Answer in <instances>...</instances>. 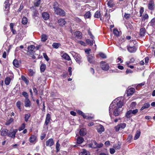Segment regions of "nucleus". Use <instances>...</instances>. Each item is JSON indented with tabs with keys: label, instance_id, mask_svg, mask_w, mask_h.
<instances>
[{
	"label": "nucleus",
	"instance_id": "obj_1",
	"mask_svg": "<svg viewBox=\"0 0 155 155\" xmlns=\"http://www.w3.org/2000/svg\"><path fill=\"white\" fill-rule=\"evenodd\" d=\"M120 98L118 97L115 99L111 104L109 107V113L110 115L112 114V111L113 108L115 107L119 108H121L123 105V103L121 100Z\"/></svg>",
	"mask_w": 155,
	"mask_h": 155
},
{
	"label": "nucleus",
	"instance_id": "obj_2",
	"mask_svg": "<svg viewBox=\"0 0 155 155\" xmlns=\"http://www.w3.org/2000/svg\"><path fill=\"white\" fill-rule=\"evenodd\" d=\"M135 41H130V43L127 46V50L130 53H134L136 51L137 48L134 46V42Z\"/></svg>",
	"mask_w": 155,
	"mask_h": 155
},
{
	"label": "nucleus",
	"instance_id": "obj_3",
	"mask_svg": "<svg viewBox=\"0 0 155 155\" xmlns=\"http://www.w3.org/2000/svg\"><path fill=\"white\" fill-rule=\"evenodd\" d=\"M54 13L57 15L62 16H64L65 15V11L60 8L59 7L54 10Z\"/></svg>",
	"mask_w": 155,
	"mask_h": 155
},
{
	"label": "nucleus",
	"instance_id": "obj_4",
	"mask_svg": "<svg viewBox=\"0 0 155 155\" xmlns=\"http://www.w3.org/2000/svg\"><path fill=\"white\" fill-rule=\"evenodd\" d=\"M100 64L101 67L103 70L106 71L109 70L110 66L106 62L102 61Z\"/></svg>",
	"mask_w": 155,
	"mask_h": 155
},
{
	"label": "nucleus",
	"instance_id": "obj_5",
	"mask_svg": "<svg viewBox=\"0 0 155 155\" xmlns=\"http://www.w3.org/2000/svg\"><path fill=\"white\" fill-rule=\"evenodd\" d=\"M17 131L18 130L17 129L11 130L8 133V136L14 138L15 136V134Z\"/></svg>",
	"mask_w": 155,
	"mask_h": 155
},
{
	"label": "nucleus",
	"instance_id": "obj_6",
	"mask_svg": "<svg viewBox=\"0 0 155 155\" xmlns=\"http://www.w3.org/2000/svg\"><path fill=\"white\" fill-rule=\"evenodd\" d=\"M126 126V124L124 123H121L118 124L115 127L116 131H118L120 129L124 128Z\"/></svg>",
	"mask_w": 155,
	"mask_h": 155
},
{
	"label": "nucleus",
	"instance_id": "obj_7",
	"mask_svg": "<svg viewBox=\"0 0 155 155\" xmlns=\"http://www.w3.org/2000/svg\"><path fill=\"white\" fill-rule=\"evenodd\" d=\"M154 7L155 4L154 1L150 0L148 5V8L151 10H153L154 9Z\"/></svg>",
	"mask_w": 155,
	"mask_h": 155
},
{
	"label": "nucleus",
	"instance_id": "obj_8",
	"mask_svg": "<svg viewBox=\"0 0 155 155\" xmlns=\"http://www.w3.org/2000/svg\"><path fill=\"white\" fill-rule=\"evenodd\" d=\"M30 9L32 12L33 13L32 14V16L33 18H35L36 17H38L39 13L38 11H37L36 10V8H31Z\"/></svg>",
	"mask_w": 155,
	"mask_h": 155
},
{
	"label": "nucleus",
	"instance_id": "obj_9",
	"mask_svg": "<svg viewBox=\"0 0 155 155\" xmlns=\"http://www.w3.org/2000/svg\"><path fill=\"white\" fill-rule=\"evenodd\" d=\"M51 120V115L49 114H47L46 115L45 124L44 126H47L50 121Z\"/></svg>",
	"mask_w": 155,
	"mask_h": 155
},
{
	"label": "nucleus",
	"instance_id": "obj_10",
	"mask_svg": "<svg viewBox=\"0 0 155 155\" xmlns=\"http://www.w3.org/2000/svg\"><path fill=\"white\" fill-rule=\"evenodd\" d=\"M54 144L53 139H49L46 142V145L47 146H51Z\"/></svg>",
	"mask_w": 155,
	"mask_h": 155
},
{
	"label": "nucleus",
	"instance_id": "obj_11",
	"mask_svg": "<svg viewBox=\"0 0 155 155\" xmlns=\"http://www.w3.org/2000/svg\"><path fill=\"white\" fill-rule=\"evenodd\" d=\"M25 106L26 107H30L31 102L28 98H25L24 100Z\"/></svg>",
	"mask_w": 155,
	"mask_h": 155
},
{
	"label": "nucleus",
	"instance_id": "obj_12",
	"mask_svg": "<svg viewBox=\"0 0 155 155\" xmlns=\"http://www.w3.org/2000/svg\"><path fill=\"white\" fill-rule=\"evenodd\" d=\"M74 58L76 62L79 64L82 61L81 57L80 55L76 54L74 56Z\"/></svg>",
	"mask_w": 155,
	"mask_h": 155
},
{
	"label": "nucleus",
	"instance_id": "obj_13",
	"mask_svg": "<svg viewBox=\"0 0 155 155\" xmlns=\"http://www.w3.org/2000/svg\"><path fill=\"white\" fill-rule=\"evenodd\" d=\"M121 111L119 108L116 107L113 112V114L115 116H119L120 114Z\"/></svg>",
	"mask_w": 155,
	"mask_h": 155
},
{
	"label": "nucleus",
	"instance_id": "obj_14",
	"mask_svg": "<svg viewBox=\"0 0 155 155\" xmlns=\"http://www.w3.org/2000/svg\"><path fill=\"white\" fill-rule=\"evenodd\" d=\"M13 77L12 76L11 77H7L5 80V84L6 85H8L10 83L11 81L13 78Z\"/></svg>",
	"mask_w": 155,
	"mask_h": 155
},
{
	"label": "nucleus",
	"instance_id": "obj_15",
	"mask_svg": "<svg viewBox=\"0 0 155 155\" xmlns=\"http://www.w3.org/2000/svg\"><path fill=\"white\" fill-rule=\"evenodd\" d=\"M35 2L34 3V5L30 8V9L34 8L39 6L41 0H35Z\"/></svg>",
	"mask_w": 155,
	"mask_h": 155
},
{
	"label": "nucleus",
	"instance_id": "obj_16",
	"mask_svg": "<svg viewBox=\"0 0 155 155\" xmlns=\"http://www.w3.org/2000/svg\"><path fill=\"white\" fill-rule=\"evenodd\" d=\"M5 10L8 11L9 9L10 4L9 0H6L4 3Z\"/></svg>",
	"mask_w": 155,
	"mask_h": 155
},
{
	"label": "nucleus",
	"instance_id": "obj_17",
	"mask_svg": "<svg viewBox=\"0 0 155 155\" xmlns=\"http://www.w3.org/2000/svg\"><path fill=\"white\" fill-rule=\"evenodd\" d=\"M87 60L90 63L93 64L94 61V56L89 55L87 57Z\"/></svg>",
	"mask_w": 155,
	"mask_h": 155
},
{
	"label": "nucleus",
	"instance_id": "obj_18",
	"mask_svg": "<svg viewBox=\"0 0 155 155\" xmlns=\"http://www.w3.org/2000/svg\"><path fill=\"white\" fill-rule=\"evenodd\" d=\"M107 5L110 8L113 7L115 5L113 0H107Z\"/></svg>",
	"mask_w": 155,
	"mask_h": 155
},
{
	"label": "nucleus",
	"instance_id": "obj_19",
	"mask_svg": "<svg viewBox=\"0 0 155 155\" xmlns=\"http://www.w3.org/2000/svg\"><path fill=\"white\" fill-rule=\"evenodd\" d=\"M135 91V89L133 88H131L129 89L127 92V95L129 96L131 95Z\"/></svg>",
	"mask_w": 155,
	"mask_h": 155
},
{
	"label": "nucleus",
	"instance_id": "obj_20",
	"mask_svg": "<svg viewBox=\"0 0 155 155\" xmlns=\"http://www.w3.org/2000/svg\"><path fill=\"white\" fill-rule=\"evenodd\" d=\"M42 17L45 20H47L49 18V15L48 13L46 12H44L42 14Z\"/></svg>",
	"mask_w": 155,
	"mask_h": 155
},
{
	"label": "nucleus",
	"instance_id": "obj_21",
	"mask_svg": "<svg viewBox=\"0 0 155 155\" xmlns=\"http://www.w3.org/2000/svg\"><path fill=\"white\" fill-rule=\"evenodd\" d=\"M104 128L103 126L101 124L99 126V128L97 129V132L100 134H101L102 132L104 131Z\"/></svg>",
	"mask_w": 155,
	"mask_h": 155
},
{
	"label": "nucleus",
	"instance_id": "obj_22",
	"mask_svg": "<svg viewBox=\"0 0 155 155\" xmlns=\"http://www.w3.org/2000/svg\"><path fill=\"white\" fill-rule=\"evenodd\" d=\"M58 22L60 25L63 26L65 25L66 22L63 18H60L58 20Z\"/></svg>",
	"mask_w": 155,
	"mask_h": 155
},
{
	"label": "nucleus",
	"instance_id": "obj_23",
	"mask_svg": "<svg viewBox=\"0 0 155 155\" xmlns=\"http://www.w3.org/2000/svg\"><path fill=\"white\" fill-rule=\"evenodd\" d=\"M8 130L6 129H2L1 130V135L3 136L8 135Z\"/></svg>",
	"mask_w": 155,
	"mask_h": 155
},
{
	"label": "nucleus",
	"instance_id": "obj_24",
	"mask_svg": "<svg viewBox=\"0 0 155 155\" xmlns=\"http://www.w3.org/2000/svg\"><path fill=\"white\" fill-rule=\"evenodd\" d=\"M140 133L141 132L140 130H137L134 138V140H136L139 137L140 135Z\"/></svg>",
	"mask_w": 155,
	"mask_h": 155
},
{
	"label": "nucleus",
	"instance_id": "obj_25",
	"mask_svg": "<svg viewBox=\"0 0 155 155\" xmlns=\"http://www.w3.org/2000/svg\"><path fill=\"white\" fill-rule=\"evenodd\" d=\"M132 110H130L126 112L125 114V117L127 118H129L132 117Z\"/></svg>",
	"mask_w": 155,
	"mask_h": 155
},
{
	"label": "nucleus",
	"instance_id": "obj_26",
	"mask_svg": "<svg viewBox=\"0 0 155 155\" xmlns=\"http://www.w3.org/2000/svg\"><path fill=\"white\" fill-rule=\"evenodd\" d=\"M35 48V47L33 45H31L29 46L28 48V52L32 53V52Z\"/></svg>",
	"mask_w": 155,
	"mask_h": 155
},
{
	"label": "nucleus",
	"instance_id": "obj_27",
	"mask_svg": "<svg viewBox=\"0 0 155 155\" xmlns=\"http://www.w3.org/2000/svg\"><path fill=\"white\" fill-rule=\"evenodd\" d=\"M36 139V137L34 135H31L29 138V141L31 143H33Z\"/></svg>",
	"mask_w": 155,
	"mask_h": 155
},
{
	"label": "nucleus",
	"instance_id": "obj_28",
	"mask_svg": "<svg viewBox=\"0 0 155 155\" xmlns=\"http://www.w3.org/2000/svg\"><path fill=\"white\" fill-rule=\"evenodd\" d=\"M82 34L79 31H77L75 33V35L78 38L81 39L82 38Z\"/></svg>",
	"mask_w": 155,
	"mask_h": 155
},
{
	"label": "nucleus",
	"instance_id": "obj_29",
	"mask_svg": "<svg viewBox=\"0 0 155 155\" xmlns=\"http://www.w3.org/2000/svg\"><path fill=\"white\" fill-rule=\"evenodd\" d=\"M84 141L83 138L81 137H78L77 138V143L78 144H80L82 143Z\"/></svg>",
	"mask_w": 155,
	"mask_h": 155
},
{
	"label": "nucleus",
	"instance_id": "obj_30",
	"mask_svg": "<svg viewBox=\"0 0 155 155\" xmlns=\"http://www.w3.org/2000/svg\"><path fill=\"white\" fill-rule=\"evenodd\" d=\"M62 57L64 59L68 61L70 60L71 59L70 56L68 54L66 53H64L62 55Z\"/></svg>",
	"mask_w": 155,
	"mask_h": 155
},
{
	"label": "nucleus",
	"instance_id": "obj_31",
	"mask_svg": "<svg viewBox=\"0 0 155 155\" xmlns=\"http://www.w3.org/2000/svg\"><path fill=\"white\" fill-rule=\"evenodd\" d=\"M86 131L85 129H81L79 131V134L81 136H84L86 134Z\"/></svg>",
	"mask_w": 155,
	"mask_h": 155
},
{
	"label": "nucleus",
	"instance_id": "obj_32",
	"mask_svg": "<svg viewBox=\"0 0 155 155\" xmlns=\"http://www.w3.org/2000/svg\"><path fill=\"white\" fill-rule=\"evenodd\" d=\"M150 106V104L148 103H145L140 109L141 110H142L145 108H148Z\"/></svg>",
	"mask_w": 155,
	"mask_h": 155
},
{
	"label": "nucleus",
	"instance_id": "obj_33",
	"mask_svg": "<svg viewBox=\"0 0 155 155\" xmlns=\"http://www.w3.org/2000/svg\"><path fill=\"white\" fill-rule=\"evenodd\" d=\"M46 68V65L44 64H42L40 66V69L41 72H44Z\"/></svg>",
	"mask_w": 155,
	"mask_h": 155
},
{
	"label": "nucleus",
	"instance_id": "obj_34",
	"mask_svg": "<svg viewBox=\"0 0 155 155\" xmlns=\"http://www.w3.org/2000/svg\"><path fill=\"white\" fill-rule=\"evenodd\" d=\"M13 64L15 67L18 68L19 66V64L17 59H15L14 60Z\"/></svg>",
	"mask_w": 155,
	"mask_h": 155
},
{
	"label": "nucleus",
	"instance_id": "obj_35",
	"mask_svg": "<svg viewBox=\"0 0 155 155\" xmlns=\"http://www.w3.org/2000/svg\"><path fill=\"white\" fill-rule=\"evenodd\" d=\"M145 31V29L144 28H142L140 29V35L141 36H143L144 35Z\"/></svg>",
	"mask_w": 155,
	"mask_h": 155
},
{
	"label": "nucleus",
	"instance_id": "obj_36",
	"mask_svg": "<svg viewBox=\"0 0 155 155\" xmlns=\"http://www.w3.org/2000/svg\"><path fill=\"white\" fill-rule=\"evenodd\" d=\"M94 18H99L101 17V13L100 11H96L94 14Z\"/></svg>",
	"mask_w": 155,
	"mask_h": 155
},
{
	"label": "nucleus",
	"instance_id": "obj_37",
	"mask_svg": "<svg viewBox=\"0 0 155 155\" xmlns=\"http://www.w3.org/2000/svg\"><path fill=\"white\" fill-rule=\"evenodd\" d=\"M86 43L89 45H93V43L95 42L94 40H91L90 39H87L86 40Z\"/></svg>",
	"mask_w": 155,
	"mask_h": 155
},
{
	"label": "nucleus",
	"instance_id": "obj_38",
	"mask_svg": "<svg viewBox=\"0 0 155 155\" xmlns=\"http://www.w3.org/2000/svg\"><path fill=\"white\" fill-rule=\"evenodd\" d=\"M48 39V37L45 34H43L41 36V41L44 42L45 41Z\"/></svg>",
	"mask_w": 155,
	"mask_h": 155
},
{
	"label": "nucleus",
	"instance_id": "obj_39",
	"mask_svg": "<svg viewBox=\"0 0 155 155\" xmlns=\"http://www.w3.org/2000/svg\"><path fill=\"white\" fill-rule=\"evenodd\" d=\"M91 16V14L89 11L87 12L84 15V17L86 18H90Z\"/></svg>",
	"mask_w": 155,
	"mask_h": 155
},
{
	"label": "nucleus",
	"instance_id": "obj_40",
	"mask_svg": "<svg viewBox=\"0 0 155 155\" xmlns=\"http://www.w3.org/2000/svg\"><path fill=\"white\" fill-rule=\"evenodd\" d=\"M59 140H58L56 143V149L57 152L59 151L60 150V145L59 144Z\"/></svg>",
	"mask_w": 155,
	"mask_h": 155
},
{
	"label": "nucleus",
	"instance_id": "obj_41",
	"mask_svg": "<svg viewBox=\"0 0 155 155\" xmlns=\"http://www.w3.org/2000/svg\"><path fill=\"white\" fill-rule=\"evenodd\" d=\"M60 45L61 44L60 43H54L52 45L54 48L56 49L58 48Z\"/></svg>",
	"mask_w": 155,
	"mask_h": 155
},
{
	"label": "nucleus",
	"instance_id": "obj_42",
	"mask_svg": "<svg viewBox=\"0 0 155 155\" xmlns=\"http://www.w3.org/2000/svg\"><path fill=\"white\" fill-rule=\"evenodd\" d=\"M21 79L23 80L25 84H28L29 82L28 80L24 76L22 75L21 76Z\"/></svg>",
	"mask_w": 155,
	"mask_h": 155
},
{
	"label": "nucleus",
	"instance_id": "obj_43",
	"mask_svg": "<svg viewBox=\"0 0 155 155\" xmlns=\"http://www.w3.org/2000/svg\"><path fill=\"white\" fill-rule=\"evenodd\" d=\"M14 121V119L12 118H11L9 119L6 122L5 124L6 125H9Z\"/></svg>",
	"mask_w": 155,
	"mask_h": 155
},
{
	"label": "nucleus",
	"instance_id": "obj_44",
	"mask_svg": "<svg viewBox=\"0 0 155 155\" xmlns=\"http://www.w3.org/2000/svg\"><path fill=\"white\" fill-rule=\"evenodd\" d=\"M81 155H89V152L86 150L84 149L81 153Z\"/></svg>",
	"mask_w": 155,
	"mask_h": 155
},
{
	"label": "nucleus",
	"instance_id": "obj_45",
	"mask_svg": "<svg viewBox=\"0 0 155 155\" xmlns=\"http://www.w3.org/2000/svg\"><path fill=\"white\" fill-rule=\"evenodd\" d=\"M113 148L116 150L119 149L120 148V146L119 143L114 144L113 145Z\"/></svg>",
	"mask_w": 155,
	"mask_h": 155
},
{
	"label": "nucleus",
	"instance_id": "obj_46",
	"mask_svg": "<svg viewBox=\"0 0 155 155\" xmlns=\"http://www.w3.org/2000/svg\"><path fill=\"white\" fill-rule=\"evenodd\" d=\"M28 22L27 18L26 17H24L22 20V23L23 25L26 24Z\"/></svg>",
	"mask_w": 155,
	"mask_h": 155
},
{
	"label": "nucleus",
	"instance_id": "obj_47",
	"mask_svg": "<svg viewBox=\"0 0 155 155\" xmlns=\"http://www.w3.org/2000/svg\"><path fill=\"white\" fill-rule=\"evenodd\" d=\"M30 116V114H25V120L26 122H27Z\"/></svg>",
	"mask_w": 155,
	"mask_h": 155
},
{
	"label": "nucleus",
	"instance_id": "obj_48",
	"mask_svg": "<svg viewBox=\"0 0 155 155\" xmlns=\"http://www.w3.org/2000/svg\"><path fill=\"white\" fill-rule=\"evenodd\" d=\"M21 105V103L20 101H18L16 103V106L20 110V111H21V109L20 107Z\"/></svg>",
	"mask_w": 155,
	"mask_h": 155
},
{
	"label": "nucleus",
	"instance_id": "obj_49",
	"mask_svg": "<svg viewBox=\"0 0 155 155\" xmlns=\"http://www.w3.org/2000/svg\"><path fill=\"white\" fill-rule=\"evenodd\" d=\"M150 25L152 26H155V18H153L150 22Z\"/></svg>",
	"mask_w": 155,
	"mask_h": 155
},
{
	"label": "nucleus",
	"instance_id": "obj_50",
	"mask_svg": "<svg viewBox=\"0 0 155 155\" xmlns=\"http://www.w3.org/2000/svg\"><path fill=\"white\" fill-rule=\"evenodd\" d=\"M59 4L57 2H55L54 3L53 8L54 10L58 8Z\"/></svg>",
	"mask_w": 155,
	"mask_h": 155
},
{
	"label": "nucleus",
	"instance_id": "obj_51",
	"mask_svg": "<svg viewBox=\"0 0 155 155\" xmlns=\"http://www.w3.org/2000/svg\"><path fill=\"white\" fill-rule=\"evenodd\" d=\"M113 33L114 35L117 36H118L119 35V32L117 29H114Z\"/></svg>",
	"mask_w": 155,
	"mask_h": 155
},
{
	"label": "nucleus",
	"instance_id": "obj_52",
	"mask_svg": "<svg viewBox=\"0 0 155 155\" xmlns=\"http://www.w3.org/2000/svg\"><path fill=\"white\" fill-rule=\"evenodd\" d=\"M25 124L24 123H23L22 124L21 126L19 128L18 130L19 131L22 130L25 128Z\"/></svg>",
	"mask_w": 155,
	"mask_h": 155
},
{
	"label": "nucleus",
	"instance_id": "obj_53",
	"mask_svg": "<svg viewBox=\"0 0 155 155\" xmlns=\"http://www.w3.org/2000/svg\"><path fill=\"white\" fill-rule=\"evenodd\" d=\"M100 56L103 58H107V56L105 54L103 53H99Z\"/></svg>",
	"mask_w": 155,
	"mask_h": 155
},
{
	"label": "nucleus",
	"instance_id": "obj_54",
	"mask_svg": "<svg viewBox=\"0 0 155 155\" xmlns=\"http://www.w3.org/2000/svg\"><path fill=\"white\" fill-rule=\"evenodd\" d=\"M22 95L25 97V98H28V95L27 92L25 91H23L22 93Z\"/></svg>",
	"mask_w": 155,
	"mask_h": 155
},
{
	"label": "nucleus",
	"instance_id": "obj_55",
	"mask_svg": "<svg viewBox=\"0 0 155 155\" xmlns=\"http://www.w3.org/2000/svg\"><path fill=\"white\" fill-rule=\"evenodd\" d=\"M43 56L44 58L47 61H48L49 60V58L46 54V53H43Z\"/></svg>",
	"mask_w": 155,
	"mask_h": 155
},
{
	"label": "nucleus",
	"instance_id": "obj_56",
	"mask_svg": "<svg viewBox=\"0 0 155 155\" xmlns=\"http://www.w3.org/2000/svg\"><path fill=\"white\" fill-rule=\"evenodd\" d=\"M148 18V15L147 14H146L143 15V16L142 18V20H145L146 19H147Z\"/></svg>",
	"mask_w": 155,
	"mask_h": 155
},
{
	"label": "nucleus",
	"instance_id": "obj_57",
	"mask_svg": "<svg viewBox=\"0 0 155 155\" xmlns=\"http://www.w3.org/2000/svg\"><path fill=\"white\" fill-rule=\"evenodd\" d=\"M29 74L30 76H32L34 74V72L31 69H29L28 70Z\"/></svg>",
	"mask_w": 155,
	"mask_h": 155
},
{
	"label": "nucleus",
	"instance_id": "obj_58",
	"mask_svg": "<svg viewBox=\"0 0 155 155\" xmlns=\"http://www.w3.org/2000/svg\"><path fill=\"white\" fill-rule=\"evenodd\" d=\"M103 146V144L101 143H97V145L95 146H94V147H95V148H97V147L101 148V147H102Z\"/></svg>",
	"mask_w": 155,
	"mask_h": 155
},
{
	"label": "nucleus",
	"instance_id": "obj_59",
	"mask_svg": "<svg viewBox=\"0 0 155 155\" xmlns=\"http://www.w3.org/2000/svg\"><path fill=\"white\" fill-rule=\"evenodd\" d=\"M88 34L91 36V38L93 40H94V37L91 31H88Z\"/></svg>",
	"mask_w": 155,
	"mask_h": 155
},
{
	"label": "nucleus",
	"instance_id": "obj_60",
	"mask_svg": "<svg viewBox=\"0 0 155 155\" xmlns=\"http://www.w3.org/2000/svg\"><path fill=\"white\" fill-rule=\"evenodd\" d=\"M124 17L127 19H129L130 16V14H129L125 13L124 15Z\"/></svg>",
	"mask_w": 155,
	"mask_h": 155
},
{
	"label": "nucleus",
	"instance_id": "obj_61",
	"mask_svg": "<svg viewBox=\"0 0 155 155\" xmlns=\"http://www.w3.org/2000/svg\"><path fill=\"white\" fill-rule=\"evenodd\" d=\"M144 12L143 8V7H141L140 11V17H141L142 15V14Z\"/></svg>",
	"mask_w": 155,
	"mask_h": 155
},
{
	"label": "nucleus",
	"instance_id": "obj_62",
	"mask_svg": "<svg viewBox=\"0 0 155 155\" xmlns=\"http://www.w3.org/2000/svg\"><path fill=\"white\" fill-rule=\"evenodd\" d=\"M138 109H136L135 110H132V113L133 114L135 115L138 112Z\"/></svg>",
	"mask_w": 155,
	"mask_h": 155
},
{
	"label": "nucleus",
	"instance_id": "obj_63",
	"mask_svg": "<svg viewBox=\"0 0 155 155\" xmlns=\"http://www.w3.org/2000/svg\"><path fill=\"white\" fill-rule=\"evenodd\" d=\"M115 152V149L114 148L110 149V153L111 154H113Z\"/></svg>",
	"mask_w": 155,
	"mask_h": 155
},
{
	"label": "nucleus",
	"instance_id": "obj_64",
	"mask_svg": "<svg viewBox=\"0 0 155 155\" xmlns=\"http://www.w3.org/2000/svg\"><path fill=\"white\" fill-rule=\"evenodd\" d=\"M136 105V102H132L131 104L130 107H132V108H133Z\"/></svg>",
	"mask_w": 155,
	"mask_h": 155
}]
</instances>
